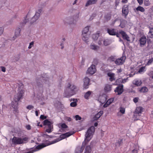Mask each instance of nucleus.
<instances>
[{"instance_id": "1", "label": "nucleus", "mask_w": 153, "mask_h": 153, "mask_svg": "<svg viewBox=\"0 0 153 153\" xmlns=\"http://www.w3.org/2000/svg\"><path fill=\"white\" fill-rule=\"evenodd\" d=\"M74 133V131H70L65 133L61 135L59 138L52 141L51 143H42L37 146L36 147V149H37L38 150L40 149H41L47 146L55 143L62 139H64L66 137H68L71 135L73 134Z\"/></svg>"}, {"instance_id": "2", "label": "nucleus", "mask_w": 153, "mask_h": 153, "mask_svg": "<svg viewBox=\"0 0 153 153\" xmlns=\"http://www.w3.org/2000/svg\"><path fill=\"white\" fill-rule=\"evenodd\" d=\"M49 77L46 74H43L39 75L36 78V85L40 90H43V82L45 84H49Z\"/></svg>"}, {"instance_id": "3", "label": "nucleus", "mask_w": 153, "mask_h": 153, "mask_svg": "<svg viewBox=\"0 0 153 153\" xmlns=\"http://www.w3.org/2000/svg\"><path fill=\"white\" fill-rule=\"evenodd\" d=\"M95 131V128L93 126L90 127L88 130L85 135V138L84 141L82 143V146L81 147L79 152L80 153H82L85 146L86 144V141L88 142L91 138V136Z\"/></svg>"}, {"instance_id": "4", "label": "nucleus", "mask_w": 153, "mask_h": 153, "mask_svg": "<svg viewBox=\"0 0 153 153\" xmlns=\"http://www.w3.org/2000/svg\"><path fill=\"white\" fill-rule=\"evenodd\" d=\"M24 91L21 90L19 91L15 96L14 98L15 102H11V107L14 109L13 110V113L16 114L19 113L18 103L17 102L22 98L24 94Z\"/></svg>"}, {"instance_id": "5", "label": "nucleus", "mask_w": 153, "mask_h": 153, "mask_svg": "<svg viewBox=\"0 0 153 153\" xmlns=\"http://www.w3.org/2000/svg\"><path fill=\"white\" fill-rule=\"evenodd\" d=\"M76 87L74 85L68 83L64 93V96L66 97H71L76 94Z\"/></svg>"}, {"instance_id": "6", "label": "nucleus", "mask_w": 153, "mask_h": 153, "mask_svg": "<svg viewBox=\"0 0 153 153\" xmlns=\"http://www.w3.org/2000/svg\"><path fill=\"white\" fill-rule=\"evenodd\" d=\"M28 140V138L27 137H25L23 138L14 137L12 139L13 143L15 145L21 144L26 143Z\"/></svg>"}, {"instance_id": "7", "label": "nucleus", "mask_w": 153, "mask_h": 153, "mask_svg": "<svg viewBox=\"0 0 153 153\" xmlns=\"http://www.w3.org/2000/svg\"><path fill=\"white\" fill-rule=\"evenodd\" d=\"M89 27L87 26L85 27L82 31V37L83 40L86 42H88V39L89 37L88 31Z\"/></svg>"}, {"instance_id": "8", "label": "nucleus", "mask_w": 153, "mask_h": 153, "mask_svg": "<svg viewBox=\"0 0 153 153\" xmlns=\"http://www.w3.org/2000/svg\"><path fill=\"white\" fill-rule=\"evenodd\" d=\"M42 11L43 10L42 8H39L36 11L35 15L30 20V24H31L35 22L39 19Z\"/></svg>"}, {"instance_id": "9", "label": "nucleus", "mask_w": 153, "mask_h": 153, "mask_svg": "<svg viewBox=\"0 0 153 153\" xmlns=\"http://www.w3.org/2000/svg\"><path fill=\"white\" fill-rule=\"evenodd\" d=\"M53 123L52 122L49 121L48 119L45 120L44 121L43 125L48 126V128L46 129V132L50 133L52 131L53 128Z\"/></svg>"}, {"instance_id": "10", "label": "nucleus", "mask_w": 153, "mask_h": 153, "mask_svg": "<svg viewBox=\"0 0 153 153\" xmlns=\"http://www.w3.org/2000/svg\"><path fill=\"white\" fill-rule=\"evenodd\" d=\"M129 5L125 4L122 8V16L125 19H126L129 13Z\"/></svg>"}, {"instance_id": "11", "label": "nucleus", "mask_w": 153, "mask_h": 153, "mask_svg": "<svg viewBox=\"0 0 153 153\" xmlns=\"http://www.w3.org/2000/svg\"><path fill=\"white\" fill-rule=\"evenodd\" d=\"M139 44L140 47H143L146 44L147 42L146 37L143 35L140 37L139 40Z\"/></svg>"}, {"instance_id": "12", "label": "nucleus", "mask_w": 153, "mask_h": 153, "mask_svg": "<svg viewBox=\"0 0 153 153\" xmlns=\"http://www.w3.org/2000/svg\"><path fill=\"white\" fill-rule=\"evenodd\" d=\"M126 59V56H123L120 58L116 59V60L115 61V63L117 65H122L125 62Z\"/></svg>"}, {"instance_id": "13", "label": "nucleus", "mask_w": 153, "mask_h": 153, "mask_svg": "<svg viewBox=\"0 0 153 153\" xmlns=\"http://www.w3.org/2000/svg\"><path fill=\"white\" fill-rule=\"evenodd\" d=\"M73 12L75 13V14L72 16L74 21L76 23V22L78 20L79 17V11L77 10L73 9Z\"/></svg>"}, {"instance_id": "14", "label": "nucleus", "mask_w": 153, "mask_h": 153, "mask_svg": "<svg viewBox=\"0 0 153 153\" xmlns=\"http://www.w3.org/2000/svg\"><path fill=\"white\" fill-rule=\"evenodd\" d=\"M63 21L65 24L67 23L69 24H74L75 23L72 16L66 18Z\"/></svg>"}, {"instance_id": "15", "label": "nucleus", "mask_w": 153, "mask_h": 153, "mask_svg": "<svg viewBox=\"0 0 153 153\" xmlns=\"http://www.w3.org/2000/svg\"><path fill=\"white\" fill-rule=\"evenodd\" d=\"M96 71L95 66L94 65H92L88 68L87 72L88 73L92 75L94 74Z\"/></svg>"}, {"instance_id": "16", "label": "nucleus", "mask_w": 153, "mask_h": 153, "mask_svg": "<svg viewBox=\"0 0 153 153\" xmlns=\"http://www.w3.org/2000/svg\"><path fill=\"white\" fill-rule=\"evenodd\" d=\"M114 91L118 93V94L120 95L123 91V85H121L117 87L114 90Z\"/></svg>"}, {"instance_id": "17", "label": "nucleus", "mask_w": 153, "mask_h": 153, "mask_svg": "<svg viewBox=\"0 0 153 153\" xmlns=\"http://www.w3.org/2000/svg\"><path fill=\"white\" fill-rule=\"evenodd\" d=\"M90 79L88 77H85L84 80L83 88L84 89H87L88 88L89 85Z\"/></svg>"}, {"instance_id": "18", "label": "nucleus", "mask_w": 153, "mask_h": 153, "mask_svg": "<svg viewBox=\"0 0 153 153\" xmlns=\"http://www.w3.org/2000/svg\"><path fill=\"white\" fill-rule=\"evenodd\" d=\"M119 33L121 35L122 38L123 39L126 40L128 42L130 41L129 39V37L124 31L121 30L119 32Z\"/></svg>"}, {"instance_id": "19", "label": "nucleus", "mask_w": 153, "mask_h": 153, "mask_svg": "<svg viewBox=\"0 0 153 153\" xmlns=\"http://www.w3.org/2000/svg\"><path fill=\"white\" fill-rule=\"evenodd\" d=\"M107 33L109 35L112 36H115L116 34V30L114 28L110 29L108 28L107 29Z\"/></svg>"}, {"instance_id": "20", "label": "nucleus", "mask_w": 153, "mask_h": 153, "mask_svg": "<svg viewBox=\"0 0 153 153\" xmlns=\"http://www.w3.org/2000/svg\"><path fill=\"white\" fill-rule=\"evenodd\" d=\"M98 0H88L86 2L85 6L87 7L90 5L96 3Z\"/></svg>"}, {"instance_id": "21", "label": "nucleus", "mask_w": 153, "mask_h": 153, "mask_svg": "<svg viewBox=\"0 0 153 153\" xmlns=\"http://www.w3.org/2000/svg\"><path fill=\"white\" fill-rule=\"evenodd\" d=\"M111 14L110 13H107L105 14L104 16L105 20L107 22L111 19Z\"/></svg>"}, {"instance_id": "22", "label": "nucleus", "mask_w": 153, "mask_h": 153, "mask_svg": "<svg viewBox=\"0 0 153 153\" xmlns=\"http://www.w3.org/2000/svg\"><path fill=\"white\" fill-rule=\"evenodd\" d=\"M27 16H26L24 17V19L23 20V21L20 23V26L21 27H24L26 23L28 22V19H27Z\"/></svg>"}, {"instance_id": "23", "label": "nucleus", "mask_w": 153, "mask_h": 153, "mask_svg": "<svg viewBox=\"0 0 153 153\" xmlns=\"http://www.w3.org/2000/svg\"><path fill=\"white\" fill-rule=\"evenodd\" d=\"M104 91L106 93L111 91V85H106L104 88Z\"/></svg>"}, {"instance_id": "24", "label": "nucleus", "mask_w": 153, "mask_h": 153, "mask_svg": "<svg viewBox=\"0 0 153 153\" xmlns=\"http://www.w3.org/2000/svg\"><path fill=\"white\" fill-rule=\"evenodd\" d=\"M21 29L20 28H18L16 30L15 36L13 38L14 39H15L17 37L19 36Z\"/></svg>"}, {"instance_id": "25", "label": "nucleus", "mask_w": 153, "mask_h": 153, "mask_svg": "<svg viewBox=\"0 0 153 153\" xmlns=\"http://www.w3.org/2000/svg\"><path fill=\"white\" fill-rule=\"evenodd\" d=\"M127 21L124 19H123L120 21V25L119 26L122 28L126 26V23Z\"/></svg>"}, {"instance_id": "26", "label": "nucleus", "mask_w": 153, "mask_h": 153, "mask_svg": "<svg viewBox=\"0 0 153 153\" xmlns=\"http://www.w3.org/2000/svg\"><path fill=\"white\" fill-rule=\"evenodd\" d=\"M148 36L150 38H153V27L149 29V32L148 33Z\"/></svg>"}, {"instance_id": "27", "label": "nucleus", "mask_w": 153, "mask_h": 153, "mask_svg": "<svg viewBox=\"0 0 153 153\" xmlns=\"http://www.w3.org/2000/svg\"><path fill=\"white\" fill-rule=\"evenodd\" d=\"M92 93V91H89L85 93V94L84 97V98L86 99H88L89 97H90Z\"/></svg>"}, {"instance_id": "28", "label": "nucleus", "mask_w": 153, "mask_h": 153, "mask_svg": "<svg viewBox=\"0 0 153 153\" xmlns=\"http://www.w3.org/2000/svg\"><path fill=\"white\" fill-rule=\"evenodd\" d=\"M139 91L140 93H145L148 91V89L146 87H143L139 90Z\"/></svg>"}, {"instance_id": "29", "label": "nucleus", "mask_w": 153, "mask_h": 153, "mask_svg": "<svg viewBox=\"0 0 153 153\" xmlns=\"http://www.w3.org/2000/svg\"><path fill=\"white\" fill-rule=\"evenodd\" d=\"M91 147L89 146H88L85 149L84 153H91Z\"/></svg>"}, {"instance_id": "30", "label": "nucleus", "mask_w": 153, "mask_h": 153, "mask_svg": "<svg viewBox=\"0 0 153 153\" xmlns=\"http://www.w3.org/2000/svg\"><path fill=\"white\" fill-rule=\"evenodd\" d=\"M136 10L137 11H140L142 12H144L145 11L144 8L140 6H138L136 8Z\"/></svg>"}, {"instance_id": "31", "label": "nucleus", "mask_w": 153, "mask_h": 153, "mask_svg": "<svg viewBox=\"0 0 153 153\" xmlns=\"http://www.w3.org/2000/svg\"><path fill=\"white\" fill-rule=\"evenodd\" d=\"M100 33H97L95 34H94L92 35V37L93 39L94 40H97L98 38L99 37Z\"/></svg>"}, {"instance_id": "32", "label": "nucleus", "mask_w": 153, "mask_h": 153, "mask_svg": "<svg viewBox=\"0 0 153 153\" xmlns=\"http://www.w3.org/2000/svg\"><path fill=\"white\" fill-rule=\"evenodd\" d=\"M142 83V82L140 80H135L133 81V83L137 86H140Z\"/></svg>"}, {"instance_id": "33", "label": "nucleus", "mask_w": 153, "mask_h": 153, "mask_svg": "<svg viewBox=\"0 0 153 153\" xmlns=\"http://www.w3.org/2000/svg\"><path fill=\"white\" fill-rule=\"evenodd\" d=\"M90 48L93 50L97 51L98 48H99L98 46L91 45H90Z\"/></svg>"}, {"instance_id": "34", "label": "nucleus", "mask_w": 153, "mask_h": 153, "mask_svg": "<svg viewBox=\"0 0 153 153\" xmlns=\"http://www.w3.org/2000/svg\"><path fill=\"white\" fill-rule=\"evenodd\" d=\"M116 59V58H115V56H111L109 57L108 59V60L110 62H115Z\"/></svg>"}, {"instance_id": "35", "label": "nucleus", "mask_w": 153, "mask_h": 153, "mask_svg": "<svg viewBox=\"0 0 153 153\" xmlns=\"http://www.w3.org/2000/svg\"><path fill=\"white\" fill-rule=\"evenodd\" d=\"M153 62V57L151 58V59H149L146 64V66L152 64Z\"/></svg>"}, {"instance_id": "36", "label": "nucleus", "mask_w": 153, "mask_h": 153, "mask_svg": "<svg viewBox=\"0 0 153 153\" xmlns=\"http://www.w3.org/2000/svg\"><path fill=\"white\" fill-rule=\"evenodd\" d=\"M145 66H143L141 67L139 70L138 72L139 73H141L142 72H144L145 71Z\"/></svg>"}, {"instance_id": "37", "label": "nucleus", "mask_w": 153, "mask_h": 153, "mask_svg": "<svg viewBox=\"0 0 153 153\" xmlns=\"http://www.w3.org/2000/svg\"><path fill=\"white\" fill-rule=\"evenodd\" d=\"M142 108L141 107L137 108L136 109V112L137 114L141 113L142 110Z\"/></svg>"}, {"instance_id": "38", "label": "nucleus", "mask_w": 153, "mask_h": 153, "mask_svg": "<svg viewBox=\"0 0 153 153\" xmlns=\"http://www.w3.org/2000/svg\"><path fill=\"white\" fill-rule=\"evenodd\" d=\"M122 140H118V142L116 143V146H120V145L122 144L123 143Z\"/></svg>"}, {"instance_id": "39", "label": "nucleus", "mask_w": 153, "mask_h": 153, "mask_svg": "<svg viewBox=\"0 0 153 153\" xmlns=\"http://www.w3.org/2000/svg\"><path fill=\"white\" fill-rule=\"evenodd\" d=\"M77 100H76V101H74L71 102L70 104V106L72 107H75L77 105Z\"/></svg>"}, {"instance_id": "40", "label": "nucleus", "mask_w": 153, "mask_h": 153, "mask_svg": "<svg viewBox=\"0 0 153 153\" xmlns=\"http://www.w3.org/2000/svg\"><path fill=\"white\" fill-rule=\"evenodd\" d=\"M93 63L95 65H97L98 63V60L97 59H94Z\"/></svg>"}, {"instance_id": "41", "label": "nucleus", "mask_w": 153, "mask_h": 153, "mask_svg": "<svg viewBox=\"0 0 153 153\" xmlns=\"http://www.w3.org/2000/svg\"><path fill=\"white\" fill-rule=\"evenodd\" d=\"M103 39L102 37H100L99 39V40L98 42V44L100 45H101L102 44V42L103 41Z\"/></svg>"}, {"instance_id": "42", "label": "nucleus", "mask_w": 153, "mask_h": 153, "mask_svg": "<svg viewBox=\"0 0 153 153\" xmlns=\"http://www.w3.org/2000/svg\"><path fill=\"white\" fill-rule=\"evenodd\" d=\"M103 43L105 46H108L110 44L108 40H104L103 41Z\"/></svg>"}, {"instance_id": "43", "label": "nucleus", "mask_w": 153, "mask_h": 153, "mask_svg": "<svg viewBox=\"0 0 153 153\" xmlns=\"http://www.w3.org/2000/svg\"><path fill=\"white\" fill-rule=\"evenodd\" d=\"M125 108L122 107H120V111L122 114H124L125 113Z\"/></svg>"}, {"instance_id": "44", "label": "nucleus", "mask_w": 153, "mask_h": 153, "mask_svg": "<svg viewBox=\"0 0 153 153\" xmlns=\"http://www.w3.org/2000/svg\"><path fill=\"white\" fill-rule=\"evenodd\" d=\"M34 44V42L33 41H32V42H30L28 47V48L29 49L31 48H32V46H33V45Z\"/></svg>"}, {"instance_id": "45", "label": "nucleus", "mask_w": 153, "mask_h": 153, "mask_svg": "<svg viewBox=\"0 0 153 153\" xmlns=\"http://www.w3.org/2000/svg\"><path fill=\"white\" fill-rule=\"evenodd\" d=\"M75 118L76 120H80L81 119V117L79 115H77L75 116Z\"/></svg>"}, {"instance_id": "46", "label": "nucleus", "mask_w": 153, "mask_h": 153, "mask_svg": "<svg viewBox=\"0 0 153 153\" xmlns=\"http://www.w3.org/2000/svg\"><path fill=\"white\" fill-rule=\"evenodd\" d=\"M47 117L44 115H41L40 116V118L42 120H46Z\"/></svg>"}, {"instance_id": "47", "label": "nucleus", "mask_w": 153, "mask_h": 153, "mask_svg": "<svg viewBox=\"0 0 153 153\" xmlns=\"http://www.w3.org/2000/svg\"><path fill=\"white\" fill-rule=\"evenodd\" d=\"M101 97L102 99H104V100L103 101H102V102L105 101L106 100L107 98H106V96L105 94L102 95L101 96Z\"/></svg>"}, {"instance_id": "48", "label": "nucleus", "mask_w": 153, "mask_h": 153, "mask_svg": "<svg viewBox=\"0 0 153 153\" xmlns=\"http://www.w3.org/2000/svg\"><path fill=\"white\" fill-rule=\"evenodd\" d=\"M33 106L32 105H29L27 107V108L28 110H31L33 108Z\"/></svg>"}, {"instance_id": "49", "label": "nucleus", "mask_w": 153, "mask_h": 153, "mask_svg": "<svg viewBox=\"0 0 153 153\" xmlns=\"http://www.w3.org/2000/svg\"><path fill=\"white\" fill-rule=\"evenodd\" d=\"M61 127L62 128H68V126L67 125H66V124L65 123H62L61 124Z\"/></svg>"}, {"instance_id": "50", "label": "nucleus", "mask_w": 153, "mask_h": 153, "mask_svg": "<svg viewBox=\"0 0 153 153\" xmlns=\"http://www.w3.org/2000/svg\"><path fill=\"white\" fill-rule=\"evenodd\" d=\"M100 117H99V115L97 113V114L95 115V117H94V120H97Z\"/></svg>"}, {"instance_id": "51", "label": "nucleus", "mask_w": 153, "mask_h": 153, "mask_svg": "<svg viewBox=\"0 0 153 153\" xmlns=\"http://www.w3.org/2000/svg\"><path fill=\"white\" fill-rule=\"evenodd\" d=\"M107 75L108 76L110 77L114 76V74L111 73H108L107 74Z\"/></svg>"}, {"instance_id": "52", "label": "nucleus", "mask_w": 153, "mask_h": 153, "mask_svg": "<svg viewBox=\"0 0 153 153\" xmlns=\"http://www.w3.org/2000/svg\"><path fill=\"white\" fill-rule=\"evenodd\" d=\"M26 128L28 130H30L31 129V127L29 125H27L26 126Z\"/></svg>"}, {"instance_id": "53", "label": "nucleus", "mask_w": 153, "mask_h": 153, "mask_svg": "<svg viewBox=\"0 0 153 153\" xmlns=\"http://www.w3.org/2000/svg\"><path fill=\"white\" fill-rule=\"evenodd\" d=\"M43 136L44 137H49V138H51L53 137L52 136H50V135H47V134H43Z\"/></svg>"}, {"instance_id": "54", "label": "nucleus", "mask_w": 153, "mask_h": 153, "mask_svg": "<svg viewBox=\"0 0 153 153\" xmlns=\"http://www.w3.org/2000/svg\"><path fill=\"white\" fill-rule=\"evenodd\" d=\"M138 97H135L133 100V101L135 103H137L138 101Z\"/></svg>"}, {"instance_id": "55", "label": "nucleus", "mask_w": 153, "mask_h": 153, "mask_svg": "<svg viewBox=\"0 0 153 153\" xmlns=\"http://www.w3.org/2000/svg\"><path fill=\"white\" fill-rule=\"evenodd\" d=\"M108 100L109 102V104H111L114 101V99L113 98H110L108 99Z\"/></svg>"}, {"instance_id": "56", "label": "nucleus", "mask_w": 153, "mask_h": 153, "mask_svg": "<svg viewBox=\"0 0 153 153\" xmlns=\"http://www.w3.org/2000/svg\"><path fill=\"white\" fill-rule=\"evenodd\" d=\"M138 2L140 5H141L143 2V0H137Z\"/></svg>"}, {"instance_id": "57", "label": "nucleus", "mask_w": 153, "mask_h": 153, "mask_svg": "<svg viewBox=\"0 0 153 153\" xmlns=\"http://www.w3.org/2000/svg\"><path fill=\"white\" fill-rule=\"evenodd\" d=\"M3 27H0V36H1L3 33Z\"/></svg>"}, {"instance_id": "58", "label": "nucleus", "mask_w": 153, "mask_h": 153, "mask_svg": "<svg viewBox=\"0 0 153 153\" xmlns=\"http://www.w3.org/2000/svg\"><path fill=\"white\" fill-rule=\"evenodd\" d=\"M1 71L3 72H5L6 71V68H5L3 66H1Z\"/></svg>"}, {"instance_id": "59", "label": "nucleus", "mask_w": 153, "mask_h": 153, "mask_svg": "<svg viewBox=\"0 0 153 153\" xmlns=\"http://www.w3.org/2000/svg\"><path fill=\"white\" fill-rule=\"evenodd\" d=\"M128 78H126V79H123L122 80V82L123 83H125L126 82L127 79H128Z\"/></svg>"}, {"instance_id": "60", "label": "nucleus", "mask_w": 153, "mask_h": 153, "mask_svg": "<svg viewBox=\"0 0 153 153\" xmlns=\"http://www.w3.org/2000/svg\"><path fill=\"white\" fill-rule=\"evenodd\" d=\"M103 113V111H100L98 113L99 115V117H100L102 114Z\"/></svg>"}, {"instance_id": "61", "label": "nucleus", "mask_w": 153, "mask_h": 153, "mask_svg": "<svg viewBox=\"0 0 153 153\" xmlns=\"http://www.w3.org/2000/svg\"><path fill=\"white\" fill-rule=\"evenodd\" d=\"M114 76H113L112 77H110L109 79L110 81L111 82L114 80L115 79L114 78Z\"/></svg>"}, {"instance_id": "62", "label": "nucleus", "mask_w": 153, "mask_h": 153, "mask_svg": "<svg viewBox=\"0 0 153 153\" xmlns=\"http://www.w3.org/2000/svg\"><path fill=\"white\" fill-rule=\"evenodd\" d=\"M145 2V5L146 6H148L149 5V1H148L147 2H146L145 1H144Z\"/></svg>"}, {"instance_id": "63", "label": "nucleus", "mask_w": 153, "mask_h": 153, "mask_svg": "<svg viewBox=\"0 0 153 153\" xmlns=\"http://www.w3.org/2000/svg\"><path fill=\"white\" fill-rule=\"evenodd\" d=\"M60 45L62 46L61 48V49H63L64 48V43L63 42L61 43Z\"/></svg>"}, {"instance_id": "64", "label": "nucleus", "mask_w": 153, "mask_h": 153, "mask_svg": "<svg viewBox=\"0 0 153 153\" xmlns=\"http://www.w3.org/2000/svg\"><path fill=\"white\" fill-rule=\"evenodd\" d=\"M132 152L134 153H137L138 151L137 149H134L132 150Z\"/></svg>"}]
</instances>
